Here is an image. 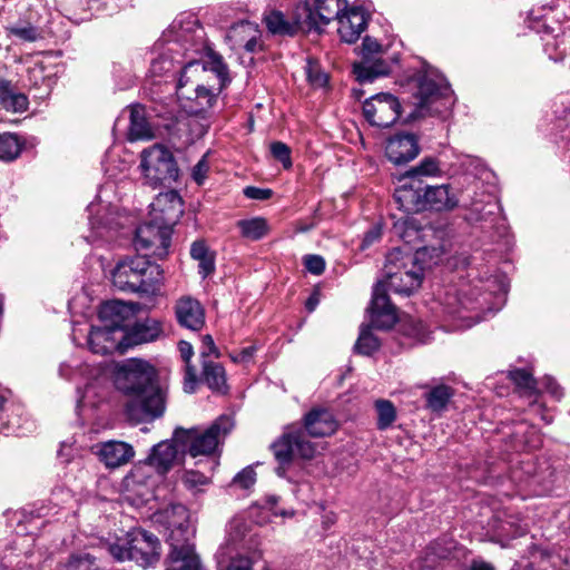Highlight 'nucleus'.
<instances>
[{"mask_svg":"<svg viewBox=\"0 0 570 570\" xmlns=\"http://www.w3.org/2000/svg\"><path fill=\"white\" fill-rule=\"evenodd\" d=\"M425 255L426 248H419L415 253L394 248L387 253L384 279L374 286L371 301L372 322L379 330H389L397 321L396 308L390 302L386 289L404 296L417 291L424 276L422 261Z\"/></svg>","mask_w":570,"mask_h":570,"instance_id":"1","label":"nucleus"},{"mask_svg":"<svg viewBox=\"0 0 570 570\" xmlns=\"http://www.w3.org/2000/svg\"><path fill=\"white\" fill-rule=\"evenodd\" d=\"M117 386L130 396L126 414L135 423L150 422L163 416L166 395L159 386L157 372L148 362L131 358L121 365Z\"/></svg>","mask_w":570,"mask_h":570,"instance_id":"2","label":"nucleus"},{"mask_svg":"<svg viewBox=\"0 0 570 570\" xmlns=\"http://www.w3.org/2000/svg\"><path fill=\"white\" fill-rule=\"evenodd\" d=\"M111 281L119 291L150 297L160 291L161 269L145 255L126 257L116 264Z\"/></svg>","mask_w":570,"mask_h":570,"instance_id":"3","label":"nucleus"},{"mask_svg":"<svg viewBox=\"0 0 570 570\" xmlns=\"http://www.w3.org/2000/svg\"><path fill=\"white\" fill-rule=\"evenodd\" d=\"M233 426L229 416L220 415L206 429H175L174 441L179 445L181 453H188L193 458L210 455L216 452Z\"/></svg>","mask_w":570,"mask_h":570,"instance_id":"4","label":"nucleus"},{"mask_svg":"<svg viewBox=\"0 0 570 570\" xmlns=\"http://www.w3.org/2000/svg\"><path fill=\"white\" fill-rule=\"evenodd\" d=\"M416 97V112L420 117L441 116L448 112L454 102L452 90L445 79L431 72L417 77Z\"/></svg>","mask_w":570,"mask_h":570,"instance_id":"5","label":"nucleus"},{"mask_svg":"<svg viewBox=\"0 0 570 570\" xmlns=\"http://www.w3.org/2000/svg\"><path fill=\"white\" fill-rule=\"evenodd\" d=\"M140 169L146 185L168 187L178 179L179 169L167 148L154 145L141 153Z\"/></svg>","mask_w":570,"mask_h":570,"instance_id":"6","label":"nucleus"},{"mask_svg":"<svg viewBox=\"0 0 570 570\" xmlns=\"http://www.w3.org/2000/svg\"><path fill=\"white\" fill-rule=\"evenodd\" d=\"M271 449L278 463L275 472L282 478L285 476L294 456L312 459L316 452L314 443L306 439L304 430L298 425L286 428L282 436L271 445Z\"/></svg>","mask_w":570,"mask_h":570,"instance_id":"7","label":"nucleus"},{"mask_svg":"<svg viewBox=\"0 0 570 570\" xmlns=\"http://www.w3.org/2000/svg\"><path fill=\"white\" fill-rule=\"evenodd\" d=\"M347 6V0H305L298 3V12L307 32H321L332 20H337Z\"/></svg>","mask_w":570,"mask_h":570,"instance_id":"8","label":"nucleus"},{"mask_svg":"<svg viewBox=\"0 0 570 570\" xmlns=\"http://www.w3.org/2000/svg\"><path fill=\"white\" fill-rule=\"evenodd\" d=\"M382 46L377 40L365 37L362 42L360 62L353 65V72L360 83L374 81L379 77L390 73V65L382 59Z\"/></svg>","mask_w":570,"mask_h":570,"instance_id":"9","label":"nucleus"},{"mask_svg":"<svg viewBox=\"0 0 570 570\" xmlns=\"http://www.w3.org/2000/svg\"><path fill=\"white\" fill-rule=\"evenodd\" d=\"M156 520L168 530L166 539L168 544L174 543L173 538L180 542L195 539L196 528L191 521V515L188 509L180 503L170 504L156 513Z\"/></svg>","mask_w":570,"mask_h":570,"instance_id":"10","label":"nucleus"},{"mask_svg":"<svg viewBox=\"0 0 570 570\" xmlns=\"http://www.w3.org/2000/svg\"><path fill=\"white\" fill-rule=\"evenodd\" d=\"M171 234L173 229L149 217L147 222L137 227L134 245L137 250L148 252L163 258L168 254Z\"/></svg>","mask_w":570,"mask_h":570,"instance_id":"11","label":"nucleus"},{"mask_svg":"<svg viewBox=\"0 0 570 570\" xmlns=\"http://www.w3.org/2000/svg\"><path fill=\"white\" fill-rule=\"evenodd\" d=\"M363 115L371 126L387 128L399 119L401 104L393 95L380 92L364 101Z\"/></svg>","mask_w":570,"mask_h":570,"instance_id":"12","label":"nucleus"},{"mask_svg":"<svg viewBox=\"0 0 570 570\" xmlns=\"http://www.w3.org/2000/svg\"><path fill=\"white\" fill-rule=\"evenodd\" d=\"M129 544V560L142 568H148L158 562L160 558V541L153 533L135 529L127 534Z\"/></svg>","mask_w":570,"mask_h":570,"instance_id":"13","label":"nucleus"},{"mask_svg":"<svg viewBox=\"0 0 570 570\" xmlns=\"http://www.w3.org/2000/svg\"><path fill=\"white\" fill-rule=\"evenodd\" d=\"M225 40L232 50L255 53L263 50L262 31L257 23L242 20L229 27Z\"/></svg>","mask_w":570,"mask_h":570,"instance_id":"14","label":"nucleus"},{"mask_svg":"<svg viewBox=\"0 0 570 570\" xmlns=\"http://www.w3.org/2000/svg\"><path fill=\"white\" fill-rule=\"evenodd\" d=\"M184 213V204L176 190L159 193L150 204L149 217L170 229Z\"/></svg>","mask_w":570,"mask_h":570,"instance_id":"15","label":"nucleus"},{"mask_svg":"<svg viewBox=\"0 0 570 570\" xmlns=\"http://www.w3.org/2000/svg\"><path fill=\"white\" fill-rule=\"evenodd\" d=\"M424 189L425 184L422 179L406 178L403 175L393 197L404 213L416 214L425 210Z\"/></svg>","mask_w":570,"mask_h":570,"instance_id":"16","label":"nucleus"},{"mask_svg":"<svg viewBox=\"0 0 570 570\" xmlns=\"http://www.w3.org/2000/svg\"><path fill=\"white\" fill-rule=\"evenodd\" d=\"M212 72L215 75L218 87L216 88L218 91L226 85L228 81V69L224 63L223 58L214 52L208 55V58L204 62L199 61H190L183 68L180 78L178 80V87L181 88L187 82H189L193 76H197L199 73Z\"/></svg>","mask_w":570,"mask_h":570,"instance_id":"17","label":"nucleus"},{"mask_svg":"<svg viewBox=\"0 0 570 570\" xmlns=\"http://www.w3.org/2000/svg\"><path fill=\"white\" fill-rule=\"evenodd\" d=\"M469 210L468 220L471 223H494L500 215V205L497 197L484 190H475L469 202L463 203Z\"/></svg>","mask_w":570,"mask_h":570,"instance_id":"18","label":"nucleus"},{"mask_svg":"<svg viewBox=\"0 0 570 570\" xmlns=\"http://www.w3.org/2000/svg\"><path fill=\"white\" fill-rule=\"evenodd\" d=\"M170 550L166 559L165 570H206L195 550L193 541L180 542L173 538Z\"/></svg>","mask_w":570,"mask_h":570,"instance_id":"19","label":"nucleus"},{"mask_svg":"<svg viewBox=\"0 0 570 570\" xmlns=\"http://www.w3.org/2000/svg\"><path fill=\"white\" fill-rule=\"evenodd\" d=\"M177 323L187 330L198 332L205 325V308L191 296H181L175 303Z\"/></svg>","mask_w":570,"mask_h":570,"instance_id":"20","label":"nucleus"},{"mask_svg":"<svg viewBox=\"0 0 570 570\" xmlns=\"http://www.w3.org/2000/svg\"><path fill=\"white\" fill-rule=\"evenodd\" d=\"M88 345L96 354H111L127 348L126 340L118 332L106 326H92L88 335Z\"/></svg>","mask_w":570,"mask_h":570,"instance_id":"21","label":"nucleus"},{"mask_svg":"<svg viewBox=\"0 0 570 570\" xmlns=\"http://www.w3.org/2000/svg\"><path fill=\"white\" fill-rule=\"evenodd\" d=\"M132 316V309L129 305L120 301H109L104 303L99 309V320L102 326L118 332L122 337L129 327V318Z\"/></svg>","mask_w":570,"mask_h":570,"instance_id":"22","label":"nucleus"},{"mask_svg":"<svg viewBox=\"0 0 570 570\" xmlns=\"http://www.w3.org/2000/svg\"><path fill=\"white\" fill-rule=\"evenodd\" d=\"M420 153L416 137L413 134H397L387 140L385 155L395 165L414 159Z\"/></svg>","mask_w":570,"mask_h":570,"instance_id":"23","label":"nucleus"},{"mask_svg":"<svg viewBox=\"0 0 570 570\" xmlns=\"http://www.w3.org/2000/svg\"><path fill=\"white\" fill-rule=\"evenodd\" d=\"M337 22V32L341 39L344 42L354 43L365 30L367 17L363 9L347 6V9L340 16Z\"/></svg>","mask_w":570,"mask_h":570,"instance_id":"24","label":"nucleus"},{"mask_svg":"<svg viewBox=\"0 0 570 570\" xmlns=\"http://www.w3.org/2000/svg\"><path fill=\"white\" fill-rule=\"evenodd\" d=\"M264 21L267 30L272 35L292 37L296 35L298 31L307 32V26L304 22V20L299 17L298 4L294 10L292 20L286 19L283 12L273 10L265 14Z\"/></svg>","mask_w":570,"mask_h":570,"instance_id":"25","label":"nucleus"},{"mask_svg":"<svg viewBox=\"0 0 570 570\" xmlns=\"http://www.w3.org/2000/svg\"><path fill=\"white\" fill-rule=\"evenodd\" d=\"M97 455L109 469L127 464L135 455L134 448L122 441H107L97 445Z\"/></svg>","mask_w":570,"mask_h":570,"instance_id":"26","label":"nucleus"},{"mask_svg":"<svg viewBox=\"0 0 570 570\" xmlns=\"http://www.w3.org/2000/svg\"><path fill=\"white\" fill-rule=\"evenodd\" d=\"M305 436L323 438L333 434L336 431L337 423L331 412L323 409H314L304 417Z\"/></svg>","mask_w":570,"mask_h":570,"instance_id":"27","label":"nucleus"},{"mask_svg":"<svg viewBox=\"0 0 570 570\" xmlns=\"http://www.w3.org/2000/svg\"><path fill=\"white\" fill-rule=\"evenodd\" d=\"M425 210H452L459 206L458 196L451 191L448 184L431 186L425 184Z\"/></svg>","mask_w":570,"mask_h":570,"instance_id":"28","label":"nucleus"},{"mask_svg":"<svg viewBox=\"0 0 570 570\" xmlns=\"http://www.w3.org/2000/svg\"><path fill=\"white\" fill-rule=\"evenodd\" d=\"M178 453H181L179 445L174 441V438L168 441H161L156 444L147 462L155 468L158 473H167L177 460Z\"/></svg>","mask_w":570,"mask_h":570,"instance_id":"29","label":"nucleus"},{"mask_svg":"<svg viewBox=\"0 0 570 570\" xmlns=\"http://www.w3.org/2000/svg\"><path fill=\"white\" fill-rule=\"evenodd\" d=\"M128 139L130 141L149 140L155 137L154 127L148 120L146 108L142 105L129 107Z\"/></svg>","mask_w":570,"mask_h":570,"instance_id":"30","label":"nucleus"},{"mask_svg":"<svg viewBox=\"0 0 570 570\" xmlns=\"http://www.w3.org/2000/svg\"><path fill=\"white\" fill-rule=\"evenodd\" d=\"M161 323L155 318H146L140 322H136L130 328L126 331V345H137L148 343L157 340L161 334Z\"/></svg>","mask_w":570,"mask_h":570,"instance_id":"31","label":"nucleus"},{"mask_svg":"<svg viewBox=\"0 0 570 570\" xmlns=\"http://www.w3.org/2000/svg\"><path fill=\"white\" fill-rule=\"evenodd\" d=\"M217 559L219 563L229 560L226 570H252V559L242 554L234 542L222 546L217 552Z\"/></svg>","mask_w":570,"mask_h":570,"instance_id":"32","label":"nucleus"},{"mask_svg":"<svg viewBox=\"0 0 570 570\" xmlns=\"http://www.w3.org/2000/svg\"><path fill=\"white\" fill-rule=\"evenodd\" d=\"M203 379L208 387L222 394L228 390L226 383V372L223 365L212 361H203Z\"/></svg>","mask_w":570,"mask_h":570,"instance_id":"33","label":"nucleus"},{"mask_svg":"<svg viewBox=\"0 0 570 570\" xmlns=\"http://www.w3.org/2000/svg\"><path fill=\"white\" fill-rule=\"evenodd\" d=\"M0 105L8 111L21 112L28 107V99L12 90L10 81L0 79Z\"/></svg>","mask_w":570,"mask_h":570,"instance_id":"34","label":"nucleus"},{"mask_svg":"<svg viewBox=\"0 0 570 570\" xmlns=\"http://www.w3.org/2000/svg\"><path fill=\"white\" fill-rule=\"evenodd\" d=\"M544 51L551 60L561 61L567 56V41L566 33L552 35L550 28H546L544 35L542 36Z\"/></svg>","mask_w":570,"mask_h":570,"instance_id":"35","label":"nucleus"},{"mask_svg":"<svg viewBox=\"0 0 570 570\" xmlns=\"http://www.w3.org/2000/svg\"><path fill=\"white\" fill-rule=\"evenodd\" d=\"M368 312H370V318L372 320V312H371V306L368 307ZM372 327H375L377 328L373 322L371 321L370 324H362L361 325V328H360V335H358V338L355 343V351L358 353V354H362V355H371L372 353H374L375 351L379 350L380 347V342L377 340L376 336H374L371 332V328Z\"/></svg>","mask_w":570,"mask_h":570,"instance_id":"36","label":"nucleus"},{"mask_svg":"<svg viewBox=\"0 0 570 570\" xmlns=\"http://www.w3.org/2000/svg\"><path fill=\"white\" fill-rule=\"evenodd\" d=\"M237 227L239 228L242 236L250 240H258L263 238L269 230L267 220L263 217L238 220Z\"/></svg>","mask_w":570,"mask_h":570,"instance_id":"37","label":"nucleus"},{"mask_svg":"<svg viewBox=\"0 0 570 570\" xmlns=\"http://www.w3.org/2000/svg\"><path fill=\"white\" fill-rule=\"evenodd\" d=\"M406 178L422 179L423 177H440L442 169L440 161L434 157H424L416 166L409 169Z\"/></svg>","mask_w":570,"mask_h":570,"instance_id":"38","label":"nucleus"},{"mask_svg":"<svg viewBox=\"0 0 570 570\" xmlns=\"http://www.w3.org/2000/svg\"><path fill=\"white\" fill-rule=\"evenodd\" d=\"M178 350L181 358L186 363L184 390L185 392L191 393L194 392L195 384L197 382L196 368L190 365V358L194 355V350L191 344L186 341L179 342Z\"/></svg>","mask_w":570,"mask_h":570,"instance_id":"39","label":"nucleus"},{"mask_svg":"<svg viewBox=\"0 0 570 570\" xmlns=\"http://www.w3.org/2000/svg\"><path fill=\"white\" fill-rule=\"evenodd\" d=\"M453 393L450 386L438 385L426 394V406L433 412H440L446 407Z\"/></svg>","mask_w":570,"mask_h":570,"instance_id":"40","label":"nucleus"},{"mask_svg":"<svg viewBox=\"0 0 570 570\" xmlns=\"http://www.w3.org/2000/svg\"><path fill=\"white\" fill-rule=\"evenodd\" d=\"M374 406L377 413V429L381 431L389 429L396 420L395 406L389 400H377Z\"/></svg>","mask_w":570,"mask_h":570,"instance_id":"41","label":"nucleus"},{"mask_svg":"<svg viewBox=\"0 0 570 570\" xmlns=\"http://www.w3.org/2000/svg\"><path fill=\"white\" fill-rule=\"evenodd\" d=\"M96 558L88 552H78L69 556L62 563V570H97Z\"/></svg>","mask_w":570,"mask_h":570,"instance_id":"42","label":"nucleus"},{"mask_svg":"<svg viewBox=\"0 0 570 570\" xmlns=\"http://www.w3.org/2000/svg\"><path fill=\"white\" fill-rule=\"evenodd\" d=\"M20 150L17 136L9 132L0 134V160H13L19 156Z\"/></svg>","mask_w":570,"mask_h":570,"instance_id":"43","label":"nucleus"},{"mask_svg":"<svg viewBox=\"0 0 570 570\" xmlns=\"http://www.w3.org/2000/svg\"><path fill=\"white\" fill-rule=\"evenodd\" d=\"M181 480L184 485L194 493L202 491V488L208 485L210 482L207 475L195 470L185 471Z\"/></svg>","mask_w":570,"mask_h":570,"instance_id":"44","label":"nucleus"},{"mask_svg":"<svg viewBox=\"0 0 570 570\" xmlns=\"http://www.w3.org/2000/svg\"><path fill=\"white\" fill-rule=\"evenodd\" d=\"M306 75L309 83L314 87L321 88L327 83V75L321 69L320 65L316 61H313L311 59L307 60Z\"/></svg>","mask_w":570,"mask_h":570,"instance_id":"45","label":"nucleus"},{"mask_svg":"<svg viewBox=\"0 0 570 570\" xmlns=\"http://www.w3.org/2000/svg\"><path fill=\"white\" fill-rule=\"evenodd\" d=\"M269 149L272 156L276 160L281 161L285 169H289L292 167L291 148L286 144L282 141H274L271 144Z\"/></svg>","mask_w":570,"mask_h":570,"instance_id":"46","label":"nucleus"},{"mask_svg":"<svg viewBox=\"0 0 570 570\" xmlns=\"http://www.w3.org/2000/svg\"><path fill=\"white\" fill-rule=\"evenodd\" d=\"M405 335L413 337L420 342H424L426 338L425 326L422 321L409 318L402 325Z\"/></svg>","mask_w":570,"mask_h":570,"instance_id":"47","label":"nucleus"},{"mask_svg":"<svg viewBox=\"0 0 570 570\" xmlns=\"http://www.w3.org/2000/svg\"><path fill=\"white\" fill-rule=\"evenodd\" d=\"M510 379L513 381V383L524 390H528L530 392L535 391L537 381L533 379V376L524 371V370H514L510 372Z\"/></svg>","mask_w":570,"mask_h":570,"instance_id":"48","label":"nucleus"},{"mask_svg":"<svg viewBox=\"0 0 570 570\" xmlns=\"http://www.w3.org/2000/svg\"><path fill=\"white\" fill-rule=\"evenodd\" d=\"M529 553H530V558L533 559V562H530L527 566V568H529V570H537V569L546 570L547 569V567H543L541 563L550 562L552 554L549 550L539 548L537 546H532Z\"/></svg>","mask_w":570,"mask_h":570,"instance_id":"49","label":"nucleus"},{"mask_svg":"<svg viewBox=\"0 0 570 570\" xmlns=\"http://www.w3.org/2000/svg\"><path fill=\"white\" fill-rule=\"evenodd\" d=\"M256 481V472L252 466H247L238 472L234 479L233 483L238 485L242 489L250 488Z\"/></svg>","mask_w":570,"mask_h":570,"instance_id":"50","label":"nucleus"},{"mask_svg":"<svg viewBox=\"0 0 570 570\" xmlns=\"http://www.w3.org/2000/svg\"><path fill=\"white\" fill-rule=\"evenodd\" d=\"M10 35L22 39L24 41H36L39 38V33L37 29L32 26H23V27H10L8 28Z\"/></svg>","mask_w":570,"mask_h":570,"instance_id":"51","label":"nucleus"},{"mask_svg":"<svg viewBox=\"0 0 570 570\" xmlns=\"http://www.w3.org/2000/svg\"><path fill=\"white\" fill-rule=\"evenodd\" d=\"M303 261L305 268L313 275H321L325 269V261L320 255H306Z\"/></svg>","mask_w":570,"mask_h":570,"instance_id":"52","label":"nucleus"},{"mask_svg":"<svg viewBox=\"0 0 570 570\" xmlns=\"http://www.w3.org/2000/svg\"><path fill=\"white\" fill-rule=\"evenodd\" d=\"M512 528V525L508 522H504L501 524L500 527V533H499V537L500 538H497V539H493L492 541L495 542V543H499L502 548H507L508 544L505 542H503V537H507V538H515V537H521L523 535L527 530L521 528V527H518L513 533H510V529Z\"/></svg>","mask_w":570,"mask_h":570,"instance_id":"53","label":"nucleus"},{"mask_svg":"<svg viewBox=\"0 0 570 570\" xmlns=\"http://www.w3.org/2000/svg\"><path fill=\"white\" fill-rule=\"evenodd\" d=\"M255 352L256 347L250 345L242 348L238 352L230 353V358L234 363L247 364L253 360Z\"/></svg>","mask_w":570,"mask_h":570,"instance_id":"54","label":"nucleus"},{"mask_svg":"<svg viewBox=\"0 0 570 570\" xmlns=\"http://www.w3.org/2000/svg\"><path fill=\"white\" fill-rule=\"evenodd\" d=\"M382 236V228L380 225L372 226L364 235L361 248L366 249L374 243L379 242Z\"/></svg>","mask_w":570,"mask_h":570,"instance_id":"55","label":"nucleus"},{"mask_svg":"<svg viewBox=\"0 0 570 570\" xmlns=\"http://www.w3.org/2000/svg\"><path fill=\"white\" fill-rule=\"evenodd\" d=\"M272 194V189L268 188L248 186L244 189V195L249 199L265 200L271 198Z\"/></svg>","mask_w":570,"mask_h":570,"instance_id":"56","label":"nucleus"},{"mask_svg":"<svg viewBox=\"0 0 570 570\" xmlns=\"http://www.w3.org/2000/svg\"><path fill=\"white\" fill-rule=\"evenodd\" d=\"M208 169L209 165L206 160V156H203V158L193 168V178L198 185H202L204 183Z\"/></svg>","mask_w":570,"mask_h":570,"instance_id":"57","label":"nucleus"},{"mask_svg":"<svg viewBox=\"0 0 570 570\" xmlns=\"http://www.w3.org/2000/svg\"><path fill=\"white\" fill-rule=\"evenodd\" d=\"M199 274L205 278L210 275L215 271V258L214 254L210 253L206 255L204 258H199L198 261Z\"/></svg>","mask_w":570,"mask_h":570,"instance_id":"58","label":"nucleus"},{"mask_svg":"<svg viewBox=\"0 0 570 570\" xmlns=\"http://www.w3.org/2000/svg\"><path fill=\"white\" fill-rule=\"evenodd\" d=\"M195 91L196 99L204 100L205 105L207 106H212L216 99V94L214 92V90L204 85H196Z\"/></svg>","mask_w":570,"mask_h":570,"instance_id":"59","label":"nucleus"},{"mask_svg":"<svg viewBox=\"0 0 570 570\" xmlns=\"http://www.w3.org/2000/svg\"><path fill=\"white\" fill-rule=\"evenodd\" d=\"M110 554L118 561H125L129 560V544H127V541L122 544L115 543L109 547Z\"/></svg>","mask_w":570,"mask_h":570,"instance_id":"60","label":"nucleus"},{"mask_svg":"<svg viewBox=\"0 0 570 570\" xmlns=\"http://www.w3.org/2000/svg\"><path fill=\"white\" fill-rule=\"evenodd\" d=\"M544 390L551 394L554 399L560 400L562 396V389L551 376H544L542 380Z\"/></svg>","mask_w":570,"mask_h":570,"instance_id":"61","label":"nucleus"},{"mask_svg":"<svg viewBox=\"0 0 570 570\" xmlns=\"http://www.w3.org/2000/svg\"><path fill=\"white\" fill-rule=\"evenodd\" d=\"M209 355H214L215 357H219V352L214 343V340L210 335H205L203 337V351L202 357L205 358Z\"/></svg>","mask_w":570,"mask_h":570,"instance_id":"62","label":"nucleus"},{"mask_svg":"<svg viewBox=\"0 0 570 570\" xmlns=\"http://www.w3.org/2000/svg\"><path fill=\"white\" fill-rule=\"evenodd\" d=\"M208 254H210V252L204 240H196L191 244L190 256L195 261H198L199 258H204Z\"/></svg>","mask_w":570,"mask_h":570,"instance_id":"63","label":"nucleus"},{"mask_svg":"<svg viewBox=\"0 0 570 570\" xmlns=\"http://www.w3.org/2000/svg\"><path fill=\"white\" fill-rule=\"evenodd\" d=\"M75 362L72 363H61L60 366H59V375L61 377H65V379H72L73 374L77 372V371H81V368L79 367L78 364H73Z\"/></svg>","mask_w":570,"mask_h":570,"instance_id":"64","label":"nucleus"}]
</instances>
